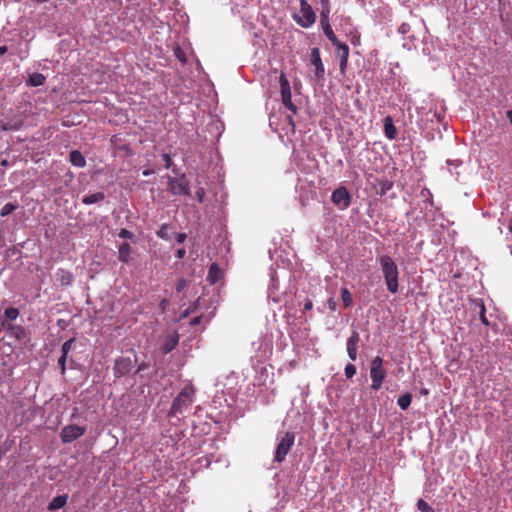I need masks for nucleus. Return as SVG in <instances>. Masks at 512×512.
Instances as JSON below:
<instances>
[{"label": "nucleus", "mask_w": 512, "mask_h": 512, "mask_svg": "<svg viewBox=\"0 0 512 512\" xmlns=\"http://www.w3.org/2000/svg\"><path fill=\"white\" fill-rule=\"evenodd\" d=\"M387 290L396 294L399 289V269L396 262L389 255H381L377 258Z\"/></svg>", "instance_id": "f257e3e1"}, {"label": "nucleus", "mask_w": 512, "mask_h": 512, "mask_svg": "<svg viewBox=\"0 0 512 512\" xmlns=\"http://www.w3.org/2000/svg\"><path fill=\"white\" fill-rule=\"evenodd\" d=\"M194 394L195 390L192 385L185 386L174 399L169 415L172 417L177 416L187 410L194 401Z\"/></svg>", "instance_id": "f03ea898"}, {"label": "nucleus", "mask_w": 512, "mask_h": 512, "mask_svg": "<svg viewBox=\"0 0 512 512\" xmlns=\"http://www.w3.org/2000/svg\"><path fill=\"white\" fill-rule=\"evenodd\" d=\"M293 19L302 28H310L316 22V14L307 0H300L299 10L293 14Z\"/></svg>", "instance_id": "7ed1b4c3"}, {"label": "nucleus", "mask_w": 512, "mask_h": 512, "mask_svg": "<svg viewBox=\"0 0 512 512\" xmlns=\"http://www.w3.org/2000/svg\"><path fill=\"white\" fill-rule=\"evenodd\" d=\"M295 441V435L292 432H281L277 435V447L275 451L274 460L277 462H282L291 447L293 446Z\"/></svg>", "instance_id": "20e7f679"}, {"label": "nucleus", "mask_w": 512, "mask_h": 512, "mask_svg": "<svg viewBox=\"0 0 512 512\" xmlns=\"http://www.w3.org/2000/svg\"><path fill=\"white\" fill-rule=\"evenodd\" d=\"M370 377L372 380L371 389L374 391L379 390L386 377V371L383 368V359L379 356L371 361Z\"/></svg>", "instance_id": "39448f33"}, {"label": "nucleus", "mask_w": 512, "mask_h": 512, "mask_svg": "<svg viewBox=\"0 0 512 512\" xmlns=\"http://www.w3.org/2000/svg\"><path fill=\"white\" fill-rule=\"evenodd\" d=\"M280 83V89H281V101L283 105L291 111L292 114L297 113V107L295 104L292 103L291 100V87L288 79L285 77L284 74H281L279 78Z\"/></svg>", "instance_id": "423d86ee"}, {"label": "nucleus", "mask_w": 512, "mask_h": 512, "mask_svg": "<svg viewBox=\"0 0 512 512\" xmlns=\"http://www.w3.org/2000/svg\"><path fill=\"white\" fill-rule=\"evenodd\" d=\"M168 189L173 195H189L188 182L186 177H171L168 176Z\"/></svg>", "instance_id": "0eeeda50"}, {"label": "nucleus", "mask_w": 512, "mask_h": 512, "mask_svg": "<svg viewBox=\"0 0 512 512\" xmlns=\"http://www.w3.org/2000/svg\"><path fill=\"white\" fill-rule=\"evenodd\" d=\"M331 200L339 209L345 210L351 204V194L345 187L341 186L333 191Z\"/></svg>", "instance_id": "6e6552de"}, {"label": "nucleus", "mask_w": 512, "mask_h": 512, "mask_svg": "<svg viewBox=\"0 0 512 512\" xmlns=\"http://www.w3.org/2000/svg\"><path fill=\"white\" fill-rule=\"evenodd\" d=\"M85 427H81L78 425H67L62 428L60 437L63 443H70L79 437H81L85 433Z\"/></svg>", "instance_id": "1a4fd4ad"}, {"label": "nucleus", "mask_w": 512, "mask_h": 512, "mask_svg": "<svg viewBox=\"0 0 512 512\" xmlns=\"http://www.w3.org/2000/svg\"><path fill=\"white\" fill-rule=\"evenodd\" d=\"M337 49V54L340 58V71L342 74L345 73V69L348 64L349 47L347 44L338 40L337 44H332Z\"/></svg>", "instance_id": "9d476101"}, {"label": "nucleus", "mask_w": 512, "mask_h": 512, "mask_svg": "<svg viewBox=\"0 0 512 512\" xmlns=\"http://www.w3.org/2000/svg\"><path fill=\"white\" fill-rule=\"evenodd\" d=\"M132 367L130 358H119L115 361L114 374L116 377H123L131 371Z\"/></svg>", "instance_id": "9b49d317"}, {"label": "nucleus", "mask_w": 512, "mask_h": 512, "mask_svg": "<svg viewBox=\"0 0 512 512\" xmlns=\"http://www.w3.org/2000/svg\"><path fill=\"white\" fill-rule=\"evenodd\" d=\"M360 341V336L357 331H353L352 335L347 340V353L351 361L357 359V348Z\"/></svg>", "instance_id": "f8f14e48"}, {"label": "nucleus", "mask_w": 512, "mask_h": 512, "mask_svg": "<svg viewBox=\"0 0 512 512\" xmlns=\"http://www.w3.org/2000/svg\"><path fill=\"white\" fill-rule=\"evenodd\" d=\"M312 56V64L315 66V75L318 78L323 77L324 75V65L322 63V60L320 58L319 50L317 48H314L311 53Z\"/></svg>", "instance_id": "ddd939ff"}, {"label": "nucleus", "mask_w": 512, "mask_h": 512, "mask_svg": "<svg viewBox=\"0 0 512 512\" xmlns=\"http://www.w3.org/2000/svg\"><path fill=\"white\" fill-rule=\"evenodd\" d=\"M56 278L63 286H69L73 282L72 273L65 269H58L56 272Z\"/></svg>", "instance_id": "4468645a"}, {"label": "nucleus", "mask_w": 512, "mask_h": 512, "mask_svg": "<svg viewBox=\"0 0 512 512\" xmlns=\"http://www.w3.org/2000/svg\"><path fill=\"white\" fill-rule=\"evenodd\" d=\"M68 501V495L63 494L59 495L51 500V502L48 505L49 511H54L63 508Z\"/></svg>", "instance_id": "2eb2a0df"}, {"label": "nucleus", "mask_w": 512, "mask_h": 512, "mask_svg": "<svg viewBox=\"0 0 512 512\" xmlns=\"http://www.w3.org/2000/svg\"><path fill=\"white\" fill-rule=\"evenodd\" d=\"M222 277V271L216 263L211 264L207 276V280L211 284L217 283Z\"/></svg>", "instance_id": "dca6fc26"}, {"label": "nucleus", "mask_w": 512, "mask_h": 512, "mask_svg": "<svg viewBox=\"0 0 512 512\" xmlns=\"http://www.w3.org/2000/svg\"><path fill=\"white\" fill-rule=\"evenodd\" d=\"M178 344V336L177 335H169L165 338L164 343L162 345V352L167 354L171 352Z\"/></svg>", "instance_id": "f3484780"}, {"label": "nucleus", "mask_w": 512, "mask_h": 512, "mask_svg": "<svg viewBox=\"0 0 512 512\" xmlns=\"http://www.w3.org/2000/svg\"><path fill=\"white\" fill-rule=\"evenodd\" d=\"M70 162L73 166L83 168L86 165L85 157L78 150H74L70 153Z\"/></svg>", "instance_id": "a211bd4d"}, {"label": "nucleus", "mask_w": 512, "mask_h": 512, "mask_svg": "<svg viewBox=\"0 0 512 512\" xmlns=\"http://www.w3.org/2000/svg\"><path fill=\"white\" fill-rule=\"evenodd\" d=\"M384 132H385V136L388 139H390V140L395 139L396 134H397V130H396V127L393 124V121H392L391 117H386L385 118V121H384Z\"/></svg>", "instance_id": "6ab92c4d"}, {"label": "nucleus", "mask_w": 512, "mask_h": 512, "mask_svg": "<svg viewBox=\"0 0 512 512\" xmlns=\"http://www.w3.org/2000/svg\"><path fill=\"white\" fill-rule=\"evenodd\" d=\"M320 25L322 27L324 35L329 39V41L332 44H337L339 39L337 38V36L333 32V29H332V27L330 25V21L329 22L320 23Z\"/></svg>", "instance_id": "aec40b11"}, {"label": "nucleus", "mask_w": 512, "mask_h": 512, "mask_svg": "<svg viewBox=\"0 0 512 512\" xmlns=\"http://www.w3.org/2000/svg\"><path fill=\"white\" fill-rule=\"evenodd\" d=\"M105 198V195L103 192H97V193H93V194H88V195H85L83 198H82V202L85 204V205H91V204H94V203H98V202H101L103 201Z\"/></svg>", "instance_id": "412c9836"}, {"label": "nucleus", "mask_w": 512, "mask_h": 512, "mask_svg": "<svg viewBox=\"0 0 512 512\" xmlns=\"http://www.w3.org/2000/svg\"><path fill=\"white\" fill-rule=\"evenodd\" d=\"M131 247L128 243H122L119 246V260L128 263L130 261Z\"/></svg>", "instance_id": "4be33fe9"}, {"label": "nucleus", "mask_w": 512, "mask_h": 512, "mask_svg": "<svg viewBox=\"0 0 512 512\" xmlns=\"http://www.w3.org/2000/svg\"><path fill=\"white\" fill-rule=\"evenodd\" d=\"M323 8L320 12V23L329 22L330 7L328 0H321Z\"/></svg>", "instance_id": "5701e85b"}, {"label": "nucleus", "mask_w": 512, "mask_h": 512, "mask_svg": "<svg viewBox=\"0 0 512 512\" xmlns=\"http://www.w3.org/2000/svg\"><path fill=\"white\" fill-rule=\"evenodd\" d=\"M45 79L41 73H33L29 76V84L33 87H38L44 84Z\"/></svg>", "instance_id": "b1692460"}, {"label": "nucleus", "mask_w": 512, "mask_h": 512, "mask_svg": "<svg viewBox=\"0 0 512 512\" xmlns=\"http://www.w3.org/2000/svg\"><path fill=\"white\" fill-rule=\"evenodd\" d=\"M341 298H342V302H343L344 307L347 308V307H350L353 304L352 294L345 287L341 289Z\"/></svg>", "instance_id": "393cba45"}, {"label": "nucleus", "mask_w": 512, "mask_h": 512, "mask_svg": "<svg viewBox=\"0 0 512 512\" xmlns=\"http://www.w3.org/2000/svg\"><path fill=\"white\" fill-rule=\"evenodd\" d=\"M411 401V395L409 393H406L398 398L397 403L402 410H406L410 406Z\"/></svg>", "instance_id": "a878e982"}, {"label": "nucleus", "mask_w": 512, "mask_h": 512, "mask_svg": "<svg viewBox=\"0 0 512 512\" xmlns=\"http://www.w3.org/2000/svg\"><path fill=\"white\" fill-rule=\"evenodd\" d=\"M16 209H17V205H16V204H13V203H6V204L2 207V209H1V211H0V215H1L2 217H5V216H7V215L11 214V213H12L14 210H16Z\"/></svg>", "instance_id": "bb28decb"}, {"label": "nucleus", "mask_w": 512, "mask_h": 512, "mask_svg": "<svg viewBox=\"0 0 512 512\" xmlns=\"http://www.w3.org/2000/svg\"><path fill=\"white\" fill-rule=\"evenodd\" d=\"M18 316H19V311L16 308L10 307L5 310V317L8 320H11V321L16 320Z\"/></svg>", "instance_id": "cd10ccee"}, {"label": "nucleus", "mask_w": 512, "mask_h": 512, "mask_svg": "<svg viewBox=\"0 0 512 512\" xmlns=\"http://www.w3.org/2000/svg\"><path fill=\"white\" fill-rule=\"evenodd\" d=\"M73 343H74V338H71L63 343L62 348H61L62 355L68 356V353L72 349Z\"/></svg>", "instance_id": "c85d7f7f"}, {"label": "nucleus", "mask_w": 512, "mask_h": 512, "mask_svg": "<svg viewBox=\"0 0 512 512\" xmlns=\"http://www.w3.org/2000/svg\"><path fill=\"white\" fill-rule=\"evenodd\" d=\"M417 507L421 512H434L430 505L422 499L418 501Z\"/></svg>", "instance_id": "c756f323"}, {"label": "nucleus", "mask_w": 512, "mask_h": 512, "mask_svg": "<svg viewBox=\"0 0 512 512\" xmlns=\"http://www.w3.org/2000/svg\"><path fill=\"white\" fill-rule=\"evenodd\" d=\"M156 235L164 240L169 239L168 236V226L166 224H163L160 229L156 232Z\"/></svg>", "instance_id": "7c9ffc66"}, {"label": "nucleus", "mask_w": 512, "mask_h": 512, "mask_svg": "<svg viewBox=\"0 0 512 512\" xmlns=\"http://www.w3.org/2000/svg\"><path fill=\"white\" fill-rule=\"evenodd\" d=\"M344 371H345V376L348 379H350L356 374V367L352 363H349L346 365Z\"/></svg>", "instance_id": "2f4dec72"}, {"label": "nucleus", "mask_w": 512, "mask_h": 512, "mask_svg": "<svg viewBox=\"0 0 512 512\" xmlns=\"http://www.w3.org/2000/svg\"><path fill=\"white\" fill-rule=\"evenodd\" d=\"M276 289H277V279H276V276L273 274V275H271V284L268 289L269 296H271Z\"/></svg>", "instance_id": "473e14b6"}, {"label": "nucleus", "mask_w": 512, "mask_h": 512, "mask_svg": "<svg viewBox=\"0 0 512 512\" xmlns=\"http://www.w3.org/2000/svg\"><path fill=\"white\" fill-rule=\"evenodd\" d=\"M20 127H21V123H10V122L5 123L3 126V128L5 130H14V131L19 130Z\"/></svg>", "instance_id": "72a5a7b5"}, {"label": "nucleus", "mask_w": 512, "mask_h": 512, "mask_svg": "<svg viewBox=\"0 0 512 512\" xmlns=\"http://www.w3.org/2000/svg\"><path fill=\"white\" fill-rule=\"evenodd\" d=\"M119 237L122 239H131L133 237V233L127 229H121L119 232Z\"/></svg>", "instance_id": "f704fd0d"}, {"label": "nucleus", "mask_w": 512, "mask_h": 512, "mask_svg": "<svg viewBox=\"0 0 512 512\" xmlns=\"http://www.w3.org/2000/svg\"><path fill=\"white\" fill-rule=\"evenodd\" d=\"M66 359H67V356H64V355H61L58 359V364L61 368V373L64 374L65 373V370H66Z\"/></svg>", "instance_id": "c9c22d12"}, {"label": "nucleus", "mask_w": 512, "mask_h": 512, "mask_svg": "<svg viewBox=\"0 0 512 512\" xmlns=\"http://www.w3.org/2000/svg\"><path fill=\"white\" fill-rule=\"evenodd\" d=\"M162 158L165 163V168L169 169L173 163L171 157L169 156V154L164 153Z\"/></svg>", "instance_id": "e433bc0d"}, {"label": "nucleus", "mask_w": 512, "mask_h": 512, "mask_svg": "<svg viewBox=\"0 0 512 512\" xmlns=\"http://www.w3.org/2000/svg\"><path fill=\"white\" fill-rule=\"evenodd\" d=\"M187 286V281L185 279H180L176 285V290L178 292H182Z\"/></svg>", "instance_id": "4c0bfd02"}, {"label": "nucleus", "mask_w": 512, "mask_h": 512, "mask_svg": "<svg viewBox=\"0 0 512 512\" xmlns=\"http://www.w3.org/2000/svg\"><path fill=\"white\" fill-rule=\"evenodd\" d=\"M480 318H481V322H482L484 325H488V319H487V317L485 316V307H484V305H481V306H480Z\"/></svg>", "instance_id": "58836bf2"}, {"label": "nucleus", "mask_w": 512, "mask_h": 512, "mask_svg": "<svg viewBox=\"0 0 512 512\" xmlns=\"http://www.w3.org/2000/svg\"><path fill=\"white\" fill-rule=\"evenodd\" d=\"M174 52H175L176 57H177V58H178L182 63H185V62H186L185 55H184L183 51H182L180 48H176Z\"/></svg>", "instance_id": "ea45409f"}, {"label": "nucleus", "mask_w": 512, "mask_h": 512, "mask_svg": "<svg viewBox=\"0 0 512 512\" xmlns=\"http://www.w3.org/2000/svg\"><path fill=\"white\" fill-rule=\"evenodd\" d=\"M399 33L401 34H406L410 31V25L407 24V23H402L400 26H399V29H398Z\"/></svg>", "instance_id": "a19ab883"}, {"label": "nucleus", "mask_w": 512, "mask_h": 512, "mask_svg": "<svg viewBox=\"0 0 512 512\" xmlns=\"http://www.w3.org/2000/svg\"><path fill=\"white\" fill-rule=\"evenodd\" d=\"M187 238V235L185 233H177L176 234V241L181 244L183 243Z\"/></svg>", "instance_id": "79ce46f5"}, {"label": "nucleus", "mask_w": 512, "mask_h": 512, "mask_svg": "<svg viewBox=\"0 0 512 512\" xmlns=\"http://www.w3.org/2000/svg\"><path fill=\"white\" fill-rule=\"evenodd\" d=\"M336 305H337V303H336V301L334 299L330 298L328 300V307H329V309H331L333 311L336 310Z\"/></svg>", "instance_id": "37998d69"}, {"label": "nucleus", "mask_w": 512, "mask_h": 512, "mask_svg": "<svg viewBox=\"0 0 512 512\" xmlns=\"http://www.w3.org/2000/svg\"><path fill=\"white\" fill-rule=\"evenodd\" d=\"M196 197H197L199 202H202L203 201V197H204V190L203 189H199L196 192Z\"/></svg>", "instance_id": "c03bdc74"}, {"label": "nucleus", "mask_w": 512, "mask_h": 512, "mask_svg": "<svg viewBox=\"0 0 512 512\" xmlns=\"http://www.w3.org/2000/svg\"><path fill=\"white\" fill-rule=\"evenodd\" d=\"M185 253H186V252H185V250H184V249H179V250L177 251V257H178L179 259H182V258L185 256Z\"/></svg>", "instance_id": "a18cd8bd"}, {"label": "nucleus", "mask_w": 512, "mask_h": 512, "mask_svg": "<svg viewBox=\"0 0 512 512\" xmlns=\"http://www.w3.org/2000/svg\"><path fill=\"white\" fill-rule=\"evenodd\" d=\"M312 307H313V304H312V302H311V301H308V302H306V303L304 304V309H305V310H311V309H312Z\"/></svg>", "instance_id": "49530a36"}, {"label": "nucleus", "mask_w": 512, "mask_h": 512, "mask_svg": "<svg viewBox=\"0 0 512 512\" xmlns=\"http://www.w3.org/2000/svg\"><path fill=\"white\" fill-rule=\"evenodd\" d=\"M287 120H288L289 124L291 125L292 130H294L295 125H294V122L292 120V116L291 115L287 116Z\"/></svg>", "instance_id": "de8ad7c7"}, {"label": "nucleus", "mask_w": 512, "mask_h": 512, "mask_svg": "<svg viewBox=\"0 0 512 512\" xmlns=\"http://www.w3.org/2000/svg\"><path fill=\"white\" fill-rule=\"evenodd\" d=\"M506 114H507V118L512 126V110H508Z\"/></svg>", "instance_id": "09e8293b"}, {"label": "nucleus", "mask_w": 512, "mask_h": 512, "mask_svg": "<svg viewBox=\"0 0 512 512\" xmlns=\"http://www.w3.org/2000/svg\"><path fill=\"white\" fill-rule=\"evenodd\" d=\"M7 52V47L6 46H0V55H3Z\"/></svg>", "instance_id": "8fccbe9b"}, {"label": "nucleus", "mask_w": 512, "mask_h": 512, "mask_svg": "<svg viewBox=\"0 0 512 512\" xmlns=\"http://www.w3.org/2000/svg\"><path fill=\"white\" fill-rule=\"evenodd\" d=\"M447 165H448V166H451V165L458 166V165H459V162H458V161L454 162V161H452V160H448V161H447Z\"/></svg>", "instance_id": "3c124183"}, {"label": "nucleus", "mask_w": 512, "mask_h": 512, "mask_svg": "<svg viewBox=\"0 0 512 512\" xmlns=\"http://www.w3.org/2000/svg\"><path fill=\"white\" fill-rule=\"evenodd\" d=\"M151 174V171L150 170H145L143 171V175L144 176H149Z\"/></svg>", "instance_id": "603ef678"}, {"label": "nucleus", "mask_w": 512, "mask_h": 512, "mask_svg": "<svg viewBox=\"0 0 512 512\" xmlns=\"http://www.w3.org/2000/svg\"><path fill=\"white\" fill-rule=\"evenodd\" d=\"M2 237H3V233H2V231L0 230V240L2 239Z\"/></svg>", "instance_id": "864d4df0"}]
</instances>
